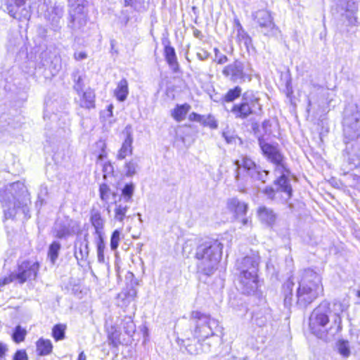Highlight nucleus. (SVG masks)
I'll use <instances>...</instances> for the list:
<instances>
[{
    "instance_id": "1",
    "label": "nucleus",
    "mask_w": 360,
    "mask_h": 360,
    "mask_svg": "<svg viewBox=\"0 0 360 360\" xmlns=\"http://www.w3.org/2000/svg\"><path fill=\"white\" fill-rule=\"evenodd\" d=\"M334 315L330 326L326 329L325 327L329 323V315L332 310L330 303L326 300L321 302L311 312L309 319V330L318 338L326 342L335 339L342 330V318L340 313L345 310L344 305L339 301L333 302Z\"/></svg>"
},
{
    "instance_id": "2",
    "label": "nucleus",
    "mask_w": 360,
    "mask_h": 360,
    "mask_svg": "<svg viewBox=\"0 0 360 360\" xmlns=\"http://www.w3.org/2000/svg\"><path fill=\"white\" fill-rule=\"evenodd\" d=\"M259 146L264 155L276 165L274 173L277 177L275 184L284 191L288 197L292 196V188L290 183V171L286 168L283 156L276 146L266 142L263 136L258 137Z\"/></svg>"
},
{
    "instance_id": "3",
    "label": "nucleus",
    "mask_w": 360,
    "mask_h": 360,
    "mask_svg": "<svg viewBox=\"0 0 360 360\" xmlns=\"http://www.w3.org/2000/svg\"><path fill=\"white\" fill-rule=\"evenodd\" d=\"M223 245L217 240H209L200 244L195 251L198 271L210 276L217 270L221 259Z\"/></svg>"
},
{
    "instance_id": "4",
    "label": "nucleus",
    "mask_w": 360,
    "mask_h": 360,
    "mask_svg": "<svg viewBox=\"0 0 360 360\" xmlns=\"http://www.w3.org/2000/svg\"><path fill=\"white\" fill-rule=\"evenodd\" d=\"M323 293L321 276L310 269L304 270L297 290V305L306 308Z\"/></svg>"
},
{
    "instance_id": "5",
    "label": "nucleus",
    "mask_w": 360,
    "mask_h": 360,
    "mask_svg": "<svg viewBox=\"0 0 360 360\" xmlns=\"http://www.w3.org/2000/svg\"><path fill=\"white\" fill-rule=\"evenodd\" d=\"M236 165L234 179L238 184H243L246 182V176H248L253 181L265 183L269 172L263 169L259 165L247 156H243L240 160L234 162Z\"/></svg>"
},
{
    "instance_id": "6",
    "label": "nucleus",
    "mask_w": 360,
    "mask_h": 360,
    "mask_svg": "<svg viewBox=\"0 0 360 360\" xmlns=\"http://www.w3.org/2000/svg\"><path fill=\"white\" fill-rule=\"evenodd\" d=\"M191 319L195 324L194 338L199 339V341L205 342L209 337L214 335L219 328L217 320L198 311H192Z\"/></svg>"
},
{
    "instance_id": "7",
    "label": "nucleus",
    "mask_w": 360,
    "mask_h": 360,
    "mask_svg": "<svg viewBox=\"0 0 360 360\" xmlns=\"http://www.w3.org/2000/svg\"><path fill=\"white\" fill-rule=\"evenodd\" d=\"M343 132L345 140L360 139V112L356 106H351L345 110Z\"/></svg>"
},
{
    "instance_id": "8",
    "label": "nucleus",
    "mask_w": 360,
    "mask_h": 360,
    "mask_svg": "<svg viewBox=\"0 0 360 360\" xmlns=\"http://www.w3.org/2000/svg\"><path fill=\"white\" fill-rule=\"evenodd\" d=\"M1 200L3 202L4 212L6 219L14 217L17 210L20 209L25 215L29 212L28 205L31 201L27 191H23L18 197L11 194V196H7L6 199L4 198Z\"/></svg>"
},
{
    "instance_id": "9",
    "label": "nucleus",
    "mask_w": 360,
    "mask_h": 360,
    "mask_svg": "<svg viewBox=\"0 0 360 360\" xmlns=\"http://www.w3.org/2000/svg\"><path fill=\"white\" fill-rule=\"evenodd\" d=\"M39 267V264L37 262L23 261L18 264L17 271L8 277L4 278L0 284L6 285L14 281L23 283L27 281L33 280L37 276Z\"/></svg>"
},
{
    "instance_id": "10",
    "label": "nucleus",
    "mask_w": 360,
    "mask_h": 360,
    "mask_svg": "<svg viewBox=\"0 0 360 360\" xmlns=\"http://www.w3.org/2000/svg\"><path fill=\"white\" fill-rule=\"evenodd\" d=\"M70 22L68 26L74 31L82 30L86 24L87 13L84 8V0H68Z\"/></svg>"
},
{
    "instance_id": "11",
    "label": "nucleus",
    "mask_w": 360,
    "mask_h": 360,
    "mask_svg": "<svg viewBox=\"0 0 360 360\" xmlns=\"http://www.w3.org/2000/svg\"><path fill=\"white\" fill-rule=\"evenodd\" d=\"M255 22L257 24L259 31L265 36L274 37L278 32L273 17L267 10H259L252 14Z\"/></svg>"
},
{
    "instance_id": "12",
    "label": "nucleus",
    "mask_w": 360,
    "mask_h": 360,
    "mask_svg": "<svg viewBox=\"0 0 360 360\" xmlns=\"http://www.w3.org/2000/svg\"><path fill=\"white\" fill-rule=\"evenodd\" d=\"M6 8L10 16L18 20H28L31 16L27 0H6Z\"/></svg>"
},
{
    "instance_id": "13",
    "label": "nucleus",
    "mask_w": 360,
    "mask_h": 360,
    "mask_svg": "<svg viewBox=\"0 0 360 360\" xmlns=\"http://www.w3.org/2000/svg\"><path fill=\"white\" fill-rule=\"evenodd\" d=\"M222 74L233 82L241 83L245 82L246 78H248L249 80L251 79L245 72L244 64L238 60L225 66Z\"/></svg>"
},
{
    "instance_id": "14",
    "label": "nucleus",
    "mask_w": 360,
    "mask_h": 360,
    "mask_svg": "<svg viewBox=\"0 0 360 360\" xmlns=\"http://www.w3.org/2000/svg\"><path fill=\"white\" fill-rule=\"evenodd\" d=\"M79 224L71 219L65 217L58 219L53 227L55 236L58 238H63L79 231Z\"/></svg>"
},
{
    "instance_id": "15",
    "label": "nucleus",
    "mask_w": 360,
    "mask_h": 360,
    "mask_svg": "<svg viewBox=\"0 0 360 360\" xmlns=\"http://www.w3.org/2000/svg\"><path fill=\"white\" fill-rule=\"evenodd\" d=\"M237 288L244 295H253L258 288L257 273L239 274Z\"/></svg>"
},
{
    "instance_id": "16",
    "label": "nucleus",
    "mask_w": 360,
    "mask_h": 360,
    "mask_svg": "<svg viewBox=\"0 0 360 360\" xmlns=\"http://www.w3.org/2000/svg\"><path fill=\"white\" fill-rule=\"evenodd\" d=\"M125 135V139L122 144V147L118 151L117 158L118 160H123L127 155H131L133 151V134L131 125H127L123 131Z\"/></svg>"
},
{
    "instance_id": "17",
    "label": "nucleus",
    "mask_w": 360,
    "mask_h": 360,
    "mask_svg": "<svg viewBox=\"0 0 360 360\" xmlns=\"http://www.w3.org/2000/svg\"><path fill=\"white\" fill-rule=\"evenodd\" d=\"M259 257L257 255L246 256L238 262L239 274H246L248 272L257 273Z\"/></svg>"
},
{
    "instance_id": "18",
    "label": "nucleus",
    "mask_w": 360,
    "mask_h": 360,
    "mask_svg": "<svg viewBox=\"0 0 360 360\" xmlns=\"http://www.w3.org/2000/svg\"><path fill=\"white\" fill-rule=\"evenodd\" d=\"M227 208L235 213L237 218L244 217L248 211V205L245 202L240 201L236 198H229L227 200Z\"/></svg>"
},
{
    "instance_id": "19",
    "label": "nucleus",
    "mask_w": 360,
    "mask_h": 360,
    "mask_svg": "<svg viewBox=\"0 0 360 360\" xmlns=\"http://www.w3.org/2000/svg\"><path fill=\"white\" fill-rule=\"evenodd\" d=\"M257 213L260 221L269 226H272L276 221V214L266 206L259 207Z\"/></svg>"
},
{
    "instance_id": "20",
    "label": "nucleus",
    "mask_w": 360,
    "mask_h": 360,
    "mask_svg": "<svg viewBox=\"0 0 360 360\" xmlns=\"http://www.w3.org/2000/svg\"><path fill=\"white\" fill-rule=\"evenodd\" d=\"M244 103L248 104V108H252L253 112L258 115L262 112V105L259 103V98L252 91H247L242 95Z\"/></svg>"
},
{
    "instance_id": "21",
    "label": "nucleus",
    "mask_w": 360,
    "mask_h": 360,
    "mask_svg": "<svg viewBox=\"0 0 360 360\" xmlns=\"http://www.w3.org/2000/svg\"><path fill=\"white\" fill-rule=\"evenodd\" d=\"M114 216L113 219L120 223H122L127 211L129 209L128 202L122 201V198L120 197L118 200H116L114 203Z\"/></svg>"
},
{
    "instance_id": "22",
    "label": "nucleus",
    "mask_w": 360,
    "mask_h": 360,
    "mask_svg": "<svg viewBox=\"0 0 360 360\" xmlns=\"http://www.w3.org/2000/svg\"><path fill=\"white\" fill-rule=\"evenodd\" d=\"M231 111L236 118L240 119H245L250 115H258L253 112L252 108H248V104L244 103L243 99L240 103L234 105Z\"/></svg>"
},
{
    "instance_id": "23",
    "label": "nucleus",
    "mask_w": 360,
    "mask_h": 360,
    "mask_svg": "<svg viewBox=\"0 0 360 360\" xmlns=\"http://www.w3.org/2000/svg\"><path fill=\"white\" fill-rule=\"evenodd\" d=\"M164 54L165 59L174 72H177L179 70V65L177 62V58L174 49L169 44L165 46Z\"/></svg>"
},
{
    "instance_id": "24",
    "label": "nucleus",
    "mask_w": 360,
    "mask_h": 360,
    "mask_svg": "<svg viewBox=\"0 0 360 360\" xmlns=\"http://www.w3.org/2000/svg\"><path fill=\"white\" fill-rule=\"evenodd\" d=\"M81 95L79 105L82 108L91 109L95 107V94L92 90L82 91L79 96Z\"/></svg>"
},
{
    "instance_id": "25",
    "label": "nucleus",
    "mask_w": 360,
    "mask_h": 360,
    "mask_svg": "<svg viewBox=\"0 0 360 360\" xmlns=\"http://www.w3.org/2000/svg\"><path fill=\"white\" fill-rule=\"evenodd\" d=\"M269 318L270 315L268 309H259L253 313L252 321L253 323L256 324L259 327H262L266 325Z\"/></svg>"
},
{
    "instance_id": "26",
    "label": "nucleus",
    "mask_w": 360,
    "mask_h": 360,
    "mask_svg": "<svg viewBox=\"0 0 360 360\" xmlns=\"http://www.w3.org/2000/svg\"><path fill=\"white\" fill-rule=\"evenodd\" d=\"M129 94L128 82L126 79H121L117 88L115 89L114 95L120 101H124Z\"/></svg>"
},
{
    "instance_id": "27",
    "label": "nucleus",
    "mask_w": 360,
    "mask_h": 360,
    "mask_svg": "<svg viewBox=\"0 0 360 360\" xmlns=\"http://www.w3.org/2000/svg\"><path fill=\"white\" fill-rule=\"evenodd\" d=\"M74 255L77 261L86 259L89 255L87 241L84 240L76 243Z\"/></svg>"
},
{
    "instance_id": "28",
    "label": "nucleus",
    "mask_w": 360,
    "mask_h": 360,
    "mask_svg": "<svg viewBox=\"0 0 360 360\" xmlns=\"http://www.w3.org/2000/svg\"><path fill=\"white\" fill-rule=\"evenodd\" d=\"M53 345L49 340L40 338L37 342V351L40 356H46L51 353Z\"/></svg>"
},
{
    "instance_id": "29",
    "label": "nucleus",
    "mask_w": 360,
    "mask_h": 360,
    "mask_svg": "<svg viewBox=\"0 0 360 360\" xmlns=\"http://www.w3.org/2000/svg\"><path fill=\"white\" fill-rule=\"evenodd\" d=\"M295 283L291 278L285 282L283 285V291L284 295V304L285 306H290L292 298V290Z\"/></svg>"
},
{
    "instance_id": "30",
    "label": "nucleus",
    "mask_w": 360,
    "mask_h": 360,
    "mask_svg": "<svg viewBox=\"0 0 360 360\" xmlns=\"http://www.w3.org/2000/svg\"><path fill=\"white\" fill-rule=\"evenodd\" d=\"M191 109V105L188 103L177 105L173 110L172 115L175 120L181 122L185 119L186 114Z\"/></svg>"
},
{
    "instance_id": "31",
    "label": "nucleus",
    "mask_w": 360,
    "mask_h": 360,
    "mask_svg": "<svg viewBox=\"0 0 360 360\" xmlns=\"http://www.w3.org/2000/svg\"><path fill=\"white\" fill-rule=\"evenodd\" d=\"M64 13V9L63 6H55L52 8L51 12L49 13L48 18L52 23L53 26L57 27L59 24V21L63 17Z\"/></svg>"
},
{
    "instance_id": "32",
    "label": "nucleus",
    "mask_w": 360,
    "mask_h": 360,
    "mask_svg": "<svg viewBox=\"0 0 360 360\" xmlns=\"http://www.w3.org/2000/svg\"><path fill=\"white\" fill-rule=\"evenodd\" d=\"M186 351L192 354L195 355L199 354L200 351L207 352L209 349V343L204 342L201 343L200 341H199V339H198V342L196 344L192 345V344H187L185 345Z\"/></svg>"
},
{
    "instance_id": "33",
    "label": "nucleus",
    "mask_w": 360,
    "mask_h": 360,
    "mask_svg": "<svg viewBox=\"0 0 360 360\" xmlns=\"http://www.w3.org/2000/svg\"><path fill=\"white\" fill-rule=\"evenodd\" d=\"M91 221L92 225L96 229V233L100 237L101 235V230L103 228L104 221L102 219L101 214L96 211L91 214Z\"/></svg>"
},
{
    "instance_id": "34",
    "label": "nucleus",
    "mask_w": 360,
    "mask_h": 360,
    "mask_svg": "<svg viewBox=\"0 0 360 360\" xmlns=\"http://www.w3.org/2000/svg\"><path fill=\"white\" fill-rule=\"evenodd\" d=\"M242 89L236 86L233 89H229L227 93L222 97V102H233L241 96Z\"/></svg>"
},
{
    "instance_id": "35",
    "label": "nucleus",
    "mask_w": 360,
    "mask_h": 360,
    "mask_svg": "<svg viewBox=\"0 0 360 360\" xmlns=\"http://www.w3.org/2000/svg\"><path fill=\"white\" fill-rule=\"evenodd\" d=\"M72 77L74 82L73 88L78 95H80L84 87V78L82 75L79 74V70L75 71L72 75Z\"/></svg>"
},
{
    "instance_id": "36",
    "label": "nucleus",
    "mask_w": 360,
    "mask_h": 360,
    "mask_svg": "<svg viewBox=\"0 0 360 360\" xmlns=\"http://www.w3.org/2000/svg\"><path fill=\"white\" fill-rule=\"evenodd\" d=\"M109 345L117 347L120 343V333L115 326L107 328Z\"/></svg>"
},
{
    "instance_id": "37",
    "label": "nucleus",
    "mask_w": 360,
    "mask_h": 360,
    "mask_svg": "<svg viewBox=\"0 0 360 360\" xmlns=\"http://www.w3.org/2000/svg\"><path fill=\"white\" fill-rule=\"evenodd\" d=\"M135 186L134 184L129 183L127 184L122 190V201L125 202H129L132 200V196L134 193Z\"/></svg>"
},
{
    "instance_id": "38",
    "label": "nucleus",
    "mask_w": 360,
    "mask_h": 360,
    "mask_svg": "<svg viewBox=\"0 0 360 360\" xmlns=\"http://www.w3.org/2000/svg\"><path fill=\"white\" fill-rule=\"evenodd\" d=\"M347 6H349L351 8H347L345 13L343 16L347 19V24L352 25H354L356 22V18L355 16V11H356V8L354 2H352L351 4L348 3Z\"/></svg>"
},
{
    "instance_id": "39",
    "label": "nucleus",
    "mask_w": 360,
    "mask_h": 360,
    "mask_svg": "<svg viewBox=\"0 0 360 360\" xmlns=\"http://www.w3.org/2000/svg\"><path fill=\"white\" fill-rule=\"evenodd\" d=\"M338 352L344 358H348L350 354L349 343L347 340H340L337 343Z\"/></svg>"
},
{
    "instance_id": "40",
    "label": "nucleus",
    "mask_w": 360,
    "mask_h": 360,
    "mask_svg": "<svg viewBox=\"0 0 360 360\" xmlns=\"http://www.w3.org/2000/svg\"><path fill=\"white\" fill-rule=\"evenodd\" d=\"M60 249V244L58 242H53L49 249V257L52 264H54L58 257V252Z\"/></svg>"
},
{
    "instance_id": "41",
    "label": "nucleus",
    "mask_w": 360,
    "mask_h": 360,
    "mask_svg": "<svg viewBox=\"0 0 360 360\" xmlns=\"http://www.w3.org/2000/svg\"><path fill=\"white\" fill-rule=\"evenodd\" d=\"M65 326L62 324H57L53 326L52 330V335L56 341L63 340L65 338Z\"/></svg>"
},
{
    "instance_id": "42",
    "label": "nucleus",
    "mask_w": 360,
    "mask_h": 360,
    "mask_svg": "<svg viewBox=\"0 0 360 360\" xmlns=\"http://www.w3.org/2000/svg\"><path fill=\"white\" fill-rule=\"evenodd\" d=\"M137 168L138 162L135 160H129V162H126L124 165L125 175L129 177L134 176L136 172Z\"/></svg>"
},
{
    "instance_id": "43",
    "label": "nucleus",
    "mask_w": 360,
    "mask_h": 360,
    "mask_svg": "<svg viewBox=\"0 0 360 360\" xmlns=\"http://www.w3.org/2000/svg\"><path fill=\"white\" fill-rule=\"evenodd\" d=\"M104 250H105V243H104L102 236H100V237H98V240L97 241V257H98V261L100 263H104V262H105Z\"/></svg>"
},
{
    "instance_id": "44",
    "label": "nucleus",
    "mask_w": 360,
    "mask_h": 360,
    "mask_svg": "<svg viewBox=\"0 0 360 360\" xmlns=\"http://www.w3.org/2000/svg\"><path fill=\"white\" fill-rule=\"evenodd\" d=\"M274 185L276 186V190H275L274 188L271 187V186H267L266 188H264L263 193L267 196L268 198L271 199V200H274L276 198V195L278 192H283L286 195V198H285V200L290 199L291 198L290 197H288L287 194L281 191L278 186H276L275 184Z\"/></svg>"
},
{
    "instance_id": "45",
    "label": "nucleus",
    "mask_w": 360,
    "mask_h": 360,
    "mask_svg": "<svg viewBox=\"0 0 360 360\" xmlns=\"http://www.w3.org/2000/svg\"><path fill=\"white\" fill-rule=\"evenodd\" d=\"M26 333L27 332L25 329L22 328L20 326H16L13 334V339L17 343L22 342L25 339Z\"/></svg>"
},
{
    "instance_id": "46",
    "label": "nucleus",
    "mask_w": 360,
    "mask_h": 360,
    "mask_svg": "<svg viewBox=\"0 0 360 360\" xmlns=\"http://www.w3.org/2000/svg\"><path fill=\"white\" fill-rule=\"evenodd\" d=\"M202 125L209 127L211 129H216L217 127V122L214 117L212 115H203L201 123Z\"/></svg>"
},
{
    "instance_id": "47",
    "label": "nucleus",
    "mask_w": 360,
    "mask_h": 360,
    "mask_svg": "<svg viewBox=\"0 0 360 360\" xmlns=\"http://www.w3.org/2000/svg\"><path fill=\"white\" fill-rule=\"evenodd\" d=\"M123 328L125 333L129 335H132V334L135 332L136 326L131 317H128L124 320Z\"/></svg>"
},
{
    "instance_id": "48",
    "label": "nucleus",
    "mask_w": 360,
    "mask_h": 360,
    "mask_svg": "<svg viewBox=\"0 0 360 360\" xmlns=\"http://www.w3.org/2000/svg\"><path fill=\"white\" fill-rule=\"evenodd\" d=\"M237 39L238 41L243 42L246 46H248L251 43V38L243 28L238 30Z\"/></svg>"
},
{
    "instance_id": "49",
    "label": "nucleus",
    "mask_w": 360,
    "mask_h": 360,
    "mask_svg": "<svg viewBox=\"0 0 360 360\" xmlns=\"http://www.w3.org/2000/svg\"><path fill=\"white\" fill-rule=\"evenodd\" d=\"M110 189L109 186L105 184H102L99 188V193L101 199L103 201L107 202L109 199Z\"/></svg>"
},
{
    "instance_id": "50",
    "label": "nucleus",
    "mask_w": 360,
    "mask_h": 360,
    "mask_svg": "<svg viewBox=\"0 0 360 360\" xmlns=\"http://www.w3.org/2000/svg\"><path fill=\"white\" fill-rule=\"evenodd\" d=\"M120 236V232L118 230L114 231L112 233L110 238V248L112 250H115L119 245Z\"/></svg>"
},
{
    "instance_id": "51",
    "label": "nucleus",
    "mask_w": 360,
    "mask_h": 360,
    "mask_svg": "<svg viewBox=\"0 0 360 360\" xmlns=\"http://www.w3.org/2000/svg\"><path fill=\"white\" fill-rule=\"evenodd\" d=\"M262 127L264 131V134L262 135L264 138L265 135L269 136L271 134V133H272V131L271 129V123L270 120H264L262 122Z\"/></svg>"
},
{
    "instance_id": "52",
    "label": "nucleus",
    "mask_w": 360,
    "mask_h": 360,
    "mask_svg": "<svg viewBox=\"0 0 360 360\" xmlns=\"http://www.w3.org/2000/svg\"><path fill=\"white\" fill-rule=\"evenodd\" d=\"M13 360H28V356L25 350H18L13 358Z\"/></svg>"
},
{
    "instance_id": "53",
    "label": "nucleus",
    "mask_w": 360,
    "mask_h": 360,
    "mask_svg": "<svg viewBox=\"0 0 360 360\" xmlns=\"http://www.w3.org/2000/svg\"><path fill=\"white\" fill-rule=\"evenodd\" d=\"M103 178H106L108 175L112 174L113 172V167L110 162H105L103 165Z\"/></svg>"
},
{
    "instance_id": "54",
    "label": "nucleus",
    "mask_w": 360,
    "mask_h": 360,
    "mask_svg": "<svg viewBox=\"0 0 360 360\" xmlns=\"http://www.w3.org/2000/svg\"><path fill=\"white\" fill-rule=\"evenodd\" d=\"M188 118L191 121H195L201 123L202 119H203V115H199L196 112H191L189 115Z\"/></svg>"
},
{
    "instance_id": "55",
    "label": "nucleus",
    "mask_w": 360,
    "mask_h": 360,
    "mask_svg": "<svg viewBox=\"0 0 360 360\" xmlns=\"http://www.w3.org/2000/svg\"><path fill=\"white\" fill-rule=\"evenodd\" d=\"M210 56V53L205 50H201L200 51L197 53V57L200 60H207Z\"/></svg>"
},
{
    "instance_id": "56",
    "label": "nucleus",
    "mask_w": 360,
    "mask_h": 360,
    "mask_svg": "<svg viewBox=\"0 0 360 360\" xmlns=\"http://www.w3.org/2000/svg\"><path fill=\"white\" fill-rule=\"evenodd\" d=\"M87 55L85 52L81 51L79 53H75L74 58L76 60H82L86 58Z\"/></svg>"
},
{
    "instance_id": "57",
    "label": "nucleus",
    "mask_w": 360,
    "mask_h": 360,
    "mask_svg": "<svg viewBox=\"0 0 360 360\" xmlns=\"http://www.w3.org/2000/svg\"><path fill=\"white\" fill-rule=\"evenodd\" d=\"M7 350L8 348L6 345L0 342V359L4 357Z\"/></svg>"
},
{
    "instance_id": "58",
    "label": "nucleus",
    "mask_w": 360,
    "mask_h": 360,
    "mask_svg": "<svg viewBox=\"0 0 360 360\" xmlns=\"http://www.w3.org/2000/svg\"><path fill=\"white\" fill-rule=\"evenodd\" d=\"M136 296V292L134 289L131 288L129 290L127 294V298L129 300H134V297Z\"/></svg>"
},
{
    "instance_id": "59",
    "label": "nucleus",
    "mask_w": 360,
    "mask_h": 360,
    "mask_svg": "<svg viewBox=\"0 0 360 360\" xmlns=\"http://www.w3.org/2000/svg\"><path fill=\"white\" fill-rule=\"evenodd\" d=\"M241 224L243 226H250L251 221L247 217H243L241 219Z\"/></svg>"
},
{
    "instance_id": "60",
    "label": "nucleus",
    "mask_w": 360,
    "mask_h": 360,
    "mask_svg": "<svg viewBox=\"0 0 360 360\" xmlns=\"http://www.w3.org/2000/svg\"><path fill=\"white\" fill-rule=\"evenodd\" d=\"M227 61H228V58H227V56H225V55H221V56L219 58L217 63H218L219 64H224V63H226V62H227Z\"/></svg>"
},
{
    "instance_id": "61",
    "label": "nucleus",
    "mask_w": 360,
    "mask_h": 360,
    "mask_svg": "<svg viewBox=\"0 0 360 360\" xmlns=\"http://www.w3.org/2000/svg\"><path fill=\"white\" fill-rule=\"evenodd\" d=\"M234 24H235V28L236 29L237 31H238V30L243 28L241 24L240 23V22L238 19H235Z\"/></svg>"
},
{
    "instance_id": "62",
    "label": "nucleus",
    "mask_w": 360,
    "mask_h": 360,
    "mask_svg": "<svg viewBox=\"0 0 360 360\" xmlns=\"http://www.w3.org/2000/svg\"><path fill=\"white\" fill-rule=\"evenodd\" d=\"M124 6H133V0H124Z\"/></svg>"
},
{
    "instance_id": "63",
    "label": "nucleus",
    "mask_w": 360,
    "mask_h": 360,
    "mask_svg": "<svg viewBox=\"0 0 360 360\" xmlns=\"http://www.w3.org/2000/svg\"><path fill=\"white\" fill-rule=\"evenodd\" d=\"M86 357L84 352H82L78 356V360H86Z\"/></svg>"
},
{
    "instance_id": "64",
    "label": "nucleus",
    "mask_w": 360,
    "mask_h": 360,
    "mask_svg": "<svg viewBox=\"0 0 360 360\" xmlns=\"http://www.w3.org/2000/svg\"><path fill=\"white\" fill-rule=\"evenodd\" d=\"M106 157V154L103 151L98 156V160H103Z\"/></svg>"
}]
</instances>
